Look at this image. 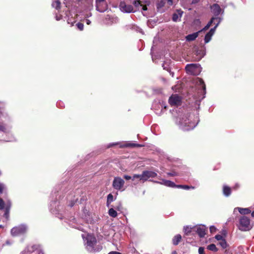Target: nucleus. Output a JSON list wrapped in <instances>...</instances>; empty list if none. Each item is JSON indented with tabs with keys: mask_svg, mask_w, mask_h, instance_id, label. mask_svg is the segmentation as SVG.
<instances>
[{
	"mask_svg": "<svg viewBox=\"0 0 254 254\" xmlns=\"http://www.w3.org/2000/svg\"><path fill=\"white\" fill-rule=\"evenodd\" d=\"M199 122L198 114H186L177 118L176 124L183 130L188 131L193 129Z\"/></svg>",
	"mask_w": 254,
	"mask_h": 254,
	"instance_id": "nucleus-1",
	"label": "nucleus"
},
{
	"mask_svg": "<svg viewBox=\"0 0 254 254\" xmlns=\"http://www.w3.org/2000/svg\"><path fill=\"white\" fill-rule=\"evenodd\" d=\"M157 174L152 171H144L140 175L134 174L133 175L132 181L136 179H139L143 183L149 180L150 178H154L157 177Z\"/></svg>",
	"mask_w": 254,
	"mask_h": 254,
	"instance_id": "nucleus-2",
	"label": "nucleus"
},
{
	"mask_svg": "<svg viewBox=\"0 0 254 254\" xmlns=\"http://www.w3.org/2000/svg\"><path fill=\"white\" fill-rule=\"evenodd\" d=\"M239 229L241 231H249L252 228L250 219L246 216H242L239 220L238 225Z\"/></svg>",
	"mask_w": 254,
	"mask_h": 254,
	"instance_id": "nucleus-3",
	"label": "nucleus"
},
{
	"mask_svg": "<svg viewBox=\"0 0 254 254\" xmlns=\"http://www.w3.org/2000/svg\"><path fill=\"white\" fill-rule=\"evenodd\" d=\"M86 240L85 245L87 251L90 252H95L96 249L94 246L97 243L96 238L94 236L88 234L86 238Z\"/></svg>",
	"mask_w": 254,
	"mask_h": 254,
	"instance_id": "nucleus-4",
	"label": "nucleus"
},
{
	"mask_svg": "<svg viewBox=\"0 0 254 254\" xmlns=\"http://www.w3.org/2000/svg\"><path fill=\"white\" fill-rule=\"evenodd\" d=\"M28 227L25 224H20L12 228L10 233L12 236L16 237L20 235H23L26 233Z\"/></svg>",
	"mask_w": 254,
	"mask_h": 254,
	"instance_id": "nucleus-5",
	"label": "nucleus"
},
{
	"mask_svg": "<svg viewBox=\"0 0 254 254\" xmlns=\"http://www.w3.org/2000/svg\"><path fill=\"white\" fill-rule=\"evenodd\" d=\"M125 184L124 180L119 177L114 178L112 183L113 187L116 190H121Z\"/></svg>",
	"mask_w": 254,
	"mask_h": 254,
	"instance_id": "nucleus-6",
	"label": "nucleus"
},
{
	"mask_svg": "<svg viewBox=\"0 0 254 254\" xmlns=\"http://www.w3.org/2000/svg\"><path fill=\"white\" fill-rule=\"evenodd\" d=\"M96 9L100 12L105 11L108 8L106 0H95Z\"/></svg>",
	"mask_w": 254,
	"mask_h": 254,
	"instance_id": "nucleus-7",
	"label": "nucleus"
},
{
	"mask_svg": "<svg viewBox=\"0 0 254 254\" xmlns=\"http://www.w3.org/2000/svg\"><path fill=\"white\" fill-rule=\"evenodd\" d=\"M120 10L124 12L131 13L134 12L133 6L130 4H127L125 2L122 1L119 5Z\"/></svg>",
	"mask_w": 254,
	"mask_h": 254,
	"instance_id": "nucleus-8",
	"label": "nucleus"
},
{
	"mask_svg": "<svg viewBox=\"0 0 254 254\" xmlns=\"http://www.w3.org/2000/svg\"><path fill=\"white\" fill-rule=\"evenodd\" d=\"M200 66L198 64H188L186 66V69L187 71L190 72L191 74H194L195 72H200Z\"/></svg>",
	"mask_w": 254,
	"mask_h": 254,
	"instance_id": "nucleus-9",
	"label": "nucleus"
},
{
	"mask_svg": "<svg viewBox=\"0 0 254 254\" xmlns=\"http://www.w3.org/2000/svg\"><path fill=\"white\" fill-rule=\"evenodd\" d=\"M181 101V98L177 94L172 95L169 99V103L171 106L179 105Z\"/></svg>",
	"mask_w": 254,
	"mask_h": 254,
	"instance_id": "nucleus-10",
	"label": "nucleus"
},
{
	"mask_svg": "<svg viewBox=\"0 0 254 254\" xmlns=\"http://www.w3.org/2000/svg\"><path fill=\"white\" fill-rule=\"evenodd\" d=\"M212 12L214 15V17L218 16L220 14H223L224 12L223 10L220 7L219 4L217 3L213 4L210 7Z\"/></svg>",
	"mask_w": 254,
	"mask_h": 254,
	"instance_id": "nucleus-11",
	"label": "nucleus"
},
{
	"mask_svg": "<svg viewBox=\"0 0 254 254\" xmlns=\"http://www.w3.org/2000/svg\"><path fill=\"white\" fill-rule=\"evenodd\" d=\"M206 227L204 225L194 226V231L196 232L199 237L203 238L206 234Z\"/></svg>",
	"mask_w": 254,
	"mask_h": 254,
	"instance_id": "nucleus-12",
	"label": "nucleus"
},
{
	"mask_svg": "<svg viewBox=\"0 0 254 254\" xmlns=\"http://www.w3.org/2000/svg\"><path fill=\"white\" fill-rule=\"evenodd\" d=\"M195 54L196 55V56L197 57L196 58V60L197 61L200 60L205 55V47H203L200 49H197L196 51Z\"/></svg>",
	"mask_w": 254,
	"mask_h": 254,
	"instance_id": "nucleus-13",
	"label": "nucleus"
},
{
	"mask_svg": "<svg viewBox=\"0 0 254 254\" xmlns=\"http://www.w3.org/2000/svg\"><path fill=\"white\" fill-rule=\"evenodd\" d=\"M215 30H216L214 28H212L205 35L204 37V42L205 44L208 43L211 40V38L215 33Z\"/></svg>",
	"mask_w": 254,
	"mask_h": 254,
	"instance_id": "nucleus-14",
	"label": "nucleus"
},
{
	"mask_svg": "<svg viewBox=\"0 0 254 254\" xmlns=\"http://www.w3.org/2000/svg\"><path fill=\"white\" fill-rule=\"evenodd\" d=\"M199 32H194L192 34H189L186 37V40L187 41H192L195 40V39L198 36Z\"/></svg>",
	"mask_w": 254,
	"mask_h": 254,
	"instance_id": "nucleus-15",
	"label": "nucleus"
},
{
	"mask_svg": "<svg viewBox=\"0 0 254 254\" xmlns=\"http://www.w3.org/2000/svg\"><path fill=\"white\" fill-rule=\"evenodd\" d=\"M5 207V212L3 214V216L7 219L9 217V210L11 207V202L10 201H7L6 203Z\"/></svg>",
	"mask_w": 254,
	"mask_h": 254,
	"instance_id": "nucleus-16",
	"label": "nucleus"
},
{
	"mask_svg": "<svg viewBox=\"0 0 254 254\" xmlns=\"http://www.w3.org/2000/svg\"><path fill=\"white\" fill-rule=\"evenodd\" d=\"M196 83L199 86H200V88H202L203 93L205 94L206 93V87L203 80L201 78H197Z\"/></svg>",
	"mask_w": 254,
	"mask_h": 254,
	"instance_id": "nucleus-17",
	"label": "nucleus"
},
{
	"mask_svg": "<svg viewBox=\"0 0 254 254\" xmlns=\"http://www.w3.org/2000/svg\"><path fill=\"white\" fill-rule=\"evenodd\" d=\"M223 193L225 196H229L231 193V189L226 185H224L223 187Z\"/></svg>",
	"mask_w": 254,
	"mask_h": 254,
	"instance_id": "nucleus-18",
	"label": "nucleus"
},
{
	"mask_svg": "<svg viewBox=\"0 0 254 254\" xmlns=\"http://www.w3.org/2000/svg\"><path fill=\"white\" fill-rule=\"evenodd\" d=\"M183 13L182 11L179 10L178 11V13H174L172 16V20L175 22H177L179 19H180Z\"/></svg>",
	"mask_w": 254,
	"mask_h": 254,
	"instance_id": "nucleus-19",
	"label": "nucleus"
},
{
	"mask_svg": "<svg viewBox=\"0 0 254 254\" xmlns=\"http://www.w3.org/2000/svg\"><path fill=\"white\" fill-rule=\"evenodd\" d=\"M182 240V236L180 234H177L174 236L172 240V242L174 245L176 246L178 245L181 240Z\"/></svg>",
	"mask_w": 254,
	"mask_h": 254,
	"instance_id": "nucleus-20",
	"label": "nucleus"
},
{
	"mask_svg": "<svg viewBox=\"0 0 254 254\" xmlns=\"http://www.w3.org/2000/svg\"><path fill=\"white\" fill-rule=\"evenodd\" d=\"M192 230H194V226H186L184 227V231L186 235H189L191 233Z\"/></svg>",
	"mask_w": 254,
	"mask_h": 254,
	"instance_id": "nucleus-21",
	"label": "nucleus"
},
{
	"mask_svg": "<svg viewBox=\"0 0 254 254\" xmlns=\"http://www.w3.org/2000/svg\"><path fill=\"white\" fill-rule=\"evenodd\" d=\"M52 6L53 7L59 10L61 8V1L60 0H53Z\"/></svg>",
	"mask_w": 254,
	"mask_h": 254,
	"instance_id": "nucleus-22",
	"label": "nucleus"
},
{
	"mask_svg": "<svg viewBox=\"0 0 254 254\" xmlns=\"http://www.w3.org/2000/svg\"><path fill=\"white\" fill-rule=\"evenodd\" d=\"M237 208H238L239 212L242 214H248L250 213L251 212L250 209L248 208H243L238 207Z\"/></svg>",
	"mask_w": 254,
	"mask_h": 254,
	"instance_id": "nucleus-23",
	"label": "nucleus"
},
{
	"mask_svg": "<svg viewBox=\"0 0 254 254\" xmlns=\"http://www.w3.org/2000/svg\"><path fill=\"white\" fill-rule=\"evenodd\" d=\"M124 147H141L144 146L143 145L138 144V143H127L126 145H124Z\"/></svg>",
	"mask_w": 254,
	"mask_h": 254,
	"instance_id": "nucleus-24",
	"label": "nucleus"
},
{
	"mask_svg": "<svg viewBox=\"0 0 254 254\" xmlns=\"http://www.w3.org/2000/svg\"><path fill=\"white\" fill-rule=\"evenodd\" d=\"M109 215L113 218H115L117 216V211L113 208H111L108 211Z\"/></svg>",
	"mask_w": 254,
	"mask_h": 254,
	"instance_id": "nucleus-25",
	"label": "nucleus"
},
{
	"mask_svg": "<svg viewBox=\"0 0 254 254\" xmlns=\"http://www.w3.org/2000/svg\"><path fill=\"white\" fill-rule=\"evenodd\" d=\"M165 4L166 3L163 0H159L156 4L157 9L160 10V9L165 6Z\"/></svg>",
	"mask_w": 254,
	"mask_h": 254,
	"instance_id": "nucleus-26",
	"label": "nucleus"
},
{
	"mask_svg": "<svg viewBox=\"0 0 254 254\" xmlns=\"http://www.w3.org/2000/svg\"><path fill=\"white\" fill-rule=\"evenodd\" d=\"M165 186L171 188L176 187V184L174 182L169 180L165 181Z\"/></svg>",
	"mask_w": 254,
	"mask_h": 254,
	"instance_id": "nucleus-27",
	"label": "nucleus"
},
{
	"mask_svg": "<svg viewBox=\"0 0 254 254\" xmlns=\"http://www.w3.org/2000/svg\"><path fill=\"white\" fill-rule=\"evenodd\" d=\"M114 201L113 195L110 193L107 196V206H109V204Z\"/></svg>",
	"mask_w": 254,
	"mask_h": 254,
	"instance_id": "nucleus-28",
	"label": "nucleus"
},
{
	"mask_svg": "<svg viewBox=\"0 0 254 254\" xmlns=\"http://www.w3.org/2000/svg\"><path fill=\"white\" fill-rule=\"evenodd\" d=\"M207 249L212 251L213 252H216L217 251V248H216L215 245L213 244H211L207 246Z\"/></svg>",
	"mask_w": 254,
	"mask_h": 254,
	"instance_id": "nucleus-29",
	"label": "nucleus"
},
{
	"mask_svg": "<svg viewBox=\"0 0 254 254\" xmlns=\"http://www.w3.org/2000/svg\"><path fill=\"white\" fill-rule=\"evenodd\" d=\"M213 17L215 18V20L217 21V22L215 24V26H214V27L213 28L216 30V28L218 27V26L219 25L220 23L221 22L223 18H222V17H218V16H216V17Z\"/></svg>",
	"mask_w": 254,
	"mask_h": 254,
	"instance_id": "nucleus-30",
	"label": "nucleus"
},
{
	"mask_svg": "<svg viewBox=\"0 0 254 254\" xmlns=\"http://www.w3.org/2000/svg\"><path fill=\"white\" fill-rule=\"evenodd\" d=\"M66 16H67V22L68 24H70V25L72 26L73 25V24L75 23V20L74 19V18H70L68 16H67V14H66Z\"/></svg>",
	"mask_w": 254,
	"mask_h": 254,
	"instance_id": "nucleus-31",
	"label": "nucleus"
},
{
	"mask_svg": "<svg viewBox=\"0 0 254 254\" xmlns=\"http://www.w3.org/2000/svg\"><path fill=\"white\" fill-rule=\"evenodd\" d=\"M219 245L221 246L223 249H225L227 247V244L225 239L219 242Z\"/></svg>",
	"mask_w": 254,
	"mask_h": 254,
	"instance_id": "nucleus-32",
	"label": "nucleus"
},
{
	"mask_svg": "<svg viewBox=\"0 0 254 254\" xmlns=\"http://www.w3.org/2000/svg\"><path fill=\"white\" fill-rule=\"evenodd\" d=\"M133 5L136 8H139V6H142V4L140 3V1L139 0H135L133 2Z\"/></svg>",
	"mask_w": 254,
	"mask_h": 254,
	"instance_id": "nucleus-33",
	"label": "nucleus"
},
{
	"mask_svg": "<svg viewBox=\"0 0 254 254\" xmlns=\"http://www.w3.org/2000/svg\"><path fill=\"white\" fill-rule=\"evenodd\" d=\"M5 204L4 201L2 200V199L0 198V209L1 210L4 209L5 210Z\"/></svg>",
	"mask_w": 254,
	"mask_h": 254,
	"instance_id": "nucleus-34",
	"label": "nucleus"
},
{
	"mask_svg": "<svg viewBox=\"0 0 254 254\" xmlns=\"http://www.w3.org/2000/svg\"><path fill=\"white\" fill-rule=\"evenodd\" d=\"M76 26L79 30L82 31L83 30L84 25L83 23L78 22L76 24Z\"/></svg>",
	"mask_w": 254,
	"mask_h": 254,
	"instance_id": "nucleus-35",
	"label": "nucleus"
},
{
	"mask_svg": "<svg viewBox=\"0 0 254 254\" xmlns=\"http://www.w3.org/2000/svg\"><path fill=\"white\" fill-rule=\"evenodd\" d=\"M159 108H161V111L160 112V113H158L156 112V114H161V113L162 112V110H163V108H164V109H166V105H164L163 104V103L161 104V103H159L158 105Z\"/></svg>",
	"mask_w": 254,
	"mask_h": 254,
	"instance_id": "nucleus-36",
	"label": "nucleus"
},
{
	"mask_svg": "<svg viewBox=\"0 0 254 254\" xmlns=\"http://www.w3.org/2000/svg\"><path fill=\"white\" fill-rule=\"evenodd\" d=\"M215 238L218 241H220V242L224 239H223V236L221 235H216L215 236Z\"/></svg>",
	"mask_w": 254,
	"mask_h": 254,
	"instance_id": "nucleus-37",
	"label": "nucleus"
},
{
	"mask_svg": "<svg viewBox=\"0 0 254 254\" xmlns=\"http://www.w3.org/2000/svg\"><path fill=\"white\" fill-rule=\"evenodd\" d=\"M215 21V18L212 17L210 20L208 22V23L206 24V25L209 26V28L211 25V24Z\"/></svg>",
	"mask_w": 254,
	"mask_h": 254,
	"instance_id": "nucleus-38",
	"label": "nucleus"
},
{
	"mask_svg": "<svg viewBox=\"0 0 254 254\" xmlns=\"http://www.w3.org/2000/svg\"><path fill=\"white\" fill-rule=\"evenodd\" d=\"M194 189V187H193V186H188V185H184L183 186V189H185V190H189V189Z\"/></svg>",
	"mask_w": 254,
	"mask_h": 254,
	"instance_id": "nucleus-39",
	"label": "nucleus"
},
{
	"mask_svg": "<svg viewBox=\"0 0 254 254\" xmlns=\"http://www.w3.org/2000/svg\"><path fill=\"white\" fill-rule=\"evenodd\" d=\"M167 4L168 6H171L173 4V0H163Z\"/></svg>",
	"mask_w": 254,
	"mask_h": 254,
	"instance_id": "nucleus-40",
	"label": "nucleus"
},
{
	"mask_svg": "<svg viewBox=\"0 0 254 254\" xmlns=\"http://www.w3.org/2000/svg\"><path fill=\"white\" fill-rule=\"evenodd\" d=\"M167 175L170 176H178L177 173L175 172H169L167 173Z\"/></svg>",
	"mask_w": 254,
	"mask_h": 254,
	"instance_id": "nucleus-41",
	"label": "nucleus"
},
{
	"mask_svg": "<svg viewBox=\"0 0 254 254\" xmlns=\"http://www.w3.org/2000/svg\"><path fill=\"white\" fill-rule=\"evenodd\" d=\"M123 178L125 179H126V180H129L130 179H131L132 180L133 176L131 177V176L127 175H124Z\"/></svg>",
	"mask_w": 254,
	"mask_h": 254,
	"instance_id": "nucleus-42",
	"label": "nucleus"
},
{
	"mask_svg": "<svg viewBox=\"0 0 254 254\" xmlns=\"http://www.w3.org/2000/svg\"><path fill=\"white\" fill-rule=\"evenodd\" d=\"M199 254H204V250L203 247H199L198 249Z\"/></svg>",
	"mask_w": 254,
	"mask_h": 254,
	"instance_id": "nucleus-43",
	"label": "nucleus"
},
{
	"mask_svg": "<svg viewBox=\"0 0 254 254\" xmlns=\"http://www.w3.org/2000/svg\"><path fill=\"white\" fill-rule=\"evenodd\" d=\"M4 189V185L2 183H0V194L3 191V190Z\"/></svg>",
	"mask_w": 254,
	"mask_h": 254,
	"instance_id": "nucleus-44",
	"label": "nucleus"
},
{
	"mask_svg": "<svg viewBox=\"0 0 254 254\" xmlns=\"http://www.w3.org/2000/svg\"><path fill=\"white\" fill-rule=\"evenodd\" d=\"M208 28H209V26L206 25L205 26V27L203 29H202L201 30L198 31V32H199V33H201L202 31H204L207 30Z\"/></svg>",
	"mask_w": 254,
	"mask_h": 254,
	"instance_id": "nucleus-45",
	"label": "nucleus"
},
{
	"mask_svg": "<svg viewBox=\"0 0 254 254\" xmlns=\"http://www.w3.org/2000/svg\"><path fill=\"white\" fill-rule=\"evenodd\" d=\"M165 181H166V180H162V182L154 181H153V182L154 183H157V184H160L163 185L165 186Z\"/></svg>",
	"mask_w": 254,
	"mask_h": 254,
	"instance_id": "nucleus-46",
	"label": "nucleus"
},
{
	"mask_svg": "<svg viewBox=\"0 0 254 254\" xmlns=\"http://www.w3.org/2000/svg\"><path fill=\"white\" fill-rule=\"evenodd\" d=\"M210 231L212 233L214 232L216 230V228L214 226H211L210 227Z\"/></svg>",
	"mask_w": 254,
	"mask_h": 254,
	"instance_id": "nucleus-47",
	"label": "nucleus"
},
{
	"mask_svg": "<svg viewBox=\"0 0 254 254\" xmlns=\"http://www.w3.org/2000/svg\"><path fill=\"white\" fill-rule=\"evenodd\" d=\"M0 131L3 132L6 131V128L3 125H0Z\"/></svg>",
	"mask_w": 254,
	"mask_h": 254,
	"instance_id": "nucleus-48",
	"label": "nucleus"
},
{
	"mask_svg": "<svg viewBox=\"0 0 254 254\" xmlns=\"http://www.w3.org/2000/svg\"><path fill=\"white\" fill-rule=\"evenodd\" d=\"M115 208L118 211H121L122 209V206L121 203H120L118 206H117Z\"/></svg>",
	"mask_w": 254,
	"mask_h": 254,
	"instance_id": "nucleus-49",
	"label": "nucleus"
},
{
	"mask_svg": "<svg viewBox=\"0 0 254 254\" xmlns=\"http://www.w3.org/2000/svg\"><path fill=\"white\" fill-rule=\"evenodd\" d=\"M76 202V200H71L70 203L68 204V205L70 206V207H72L74 204H75V202Z\"/></svg>",
	"mask_w": 254,
	"mask_h": 254,
	"instance_id": "nucleus-50",
	"label": "nucleus"
},
{
	"mask_svg": "<svg viewBox=\"0 0 254 254\" xmlns=\"http://www.w3.org/2000/svg\"><path fill=\"white\" fill-rule=\"evenodd\" d=\"M55 18H56V19L57 20V21H59L61 19H62V15H58L57 14H56V16H55Z\"/></svg>",
	"mask_w": 254,
	"mask_h": 254,
	"instance_id": "nucleus-51",
	"label": "nucleus"
},
{
	"mask_svg": "<svg viewBox=\"0 0 254 254\" xmlns=\"http://www.w3.org/2000/svg\"><path fill=\"white\" fill-rule=\"evenodd\" d=\"M162 67H163L164 69H165L166 70H167V69H170L169 68L167 67V66L165 65V64H162Z\"/></svg>",
	"mask_w": 254,
	"mask_h": 254,
	"instance_id": "nucleus-52",
	"label": "nucleus"
},
{
	"mask_svg": "<svg viewBox=\"0 0 254 254\" xmlns=\"http://www.w3.org/2000/svg\"><path fill=\"white\" fill-rule=\"evenodd\" d=\"M167 71L170 73L172 77H174V73L173 72H172L170 69H167Z\"/></svg>",
	"mask_w": 254,
	"mask_h": 254,
	"instance_id": "nucleus-53",
	"label": "nucleus"
},
{
	"mask_svg": "<svg viewBox=\"0 0 254 254\" xmlns=\"http://www.w3.org/2000/svg\"><path fill=\"white\" fill-rule=\"evenodd\" d=\"M108 254H121L120 253L117 252H111L109 253Z\"/></svg>",
	"mask_w": 254,
	"mask_h": 254,
	"instance_id": "nucleus-54",
	"label": "nucleus"
},
{
	"mask_svg": "<svg viewBox=\"0 0 254 254\" xmlns=\"http://www.w3.org/2000/svg\"><path fill=\"white\" fill-rule=\"evenodd\" d=\"M183 186L184 185H176V187L175 188L183 189Z\"/></svg>",
	"mask_w": 254,
	"mask_h": 254,
	"instance_id": "nucleus-55",
	"label": "nucleus"
},
{
	"mask_svg": "<svg viewBox=\"0 0 254 254\" xmlns=\"http://www.w3.org/2000/svg\"><path fill=\"white\" fill-rule=\"evenodd\" d=\"M141 6L142 7V10L145 11V10H146L147 9L146 6H145V5H142V6Z\"/></svg>",
	"mask_w": 254,
	"mask_h": 254,
	"instance_id": "nucleus-56",
	"label": "nucleus"
},
{
	"mask_svg": "<svg viewBox=\"0 0 254 254\" xmlns=\"http://www.w3.org/2000/svg\"><path fill=\"white\" fill-rule=\"evenodd\" d=\"M199 0H192L191 3L193 4H195L198 2Z\"/></svg>",
	"mask_w": 254,
	"mask_h": 254,
	"instance_id": "nucleus-57",
	"label": "nucleus"
},
{
	"mask_svg": "<svg viewBox=\"0 0 254 254\" xmlns=\"http://www.w3.org/2000/svg\"><path fill=\"white\" fill-rule=\"evenodd\" d=\"M86 22L88 25L91 23V21L89 19H86Z\"/></svg>",
	"mask_w": 254,
	"mask_h": 254,
	"instance_id": "nucleus-58",
	"label": "nucleus"
},
{
	"mask_svg": "<svg viewBox=\"0 0 254 254\" xmlns=\"http://www.w3.org/2000/svg\"><path fill=\"white\" fill-rule=\"evenodd\" d=\"M251 215L253 217H254V211H253L252 213H251Z\"/></svg>",
	"mask_w": 254,
	"mask_h": 254,
	"instance_id": "nucleus-59",
	"label": "nucleus"
},
{
	"mask_svg": "<svg viewBox=\"0 0 254 254\" xmlns=\"http://www.w3.org/2000/svg\"><path fill=\"white\" fill-rule=\"evenodd\" d=\"M239 187V186L238 185H236V186L234 188V189H236Z\"/></svg>",
	"mask_w": 254,
	"mask_h": 254,
	"instance_id": "nucleus-60",
	"label": "nucleus"
},
{
	"mask_svg": "<svg viewBox=\"0 0 254 254\" xmlns=\"http://www.w3.org/2000/svg\"><path fill=\"white\" fill-rule=\"evenodd\" d=\"M172 254H178L176 251H174L172 252Z\"/></svg>",
	"mask_w": 254,
	"mask_h": 254,
	"instance_id": "nucleus-61",
	"label": "nucleus"
},
{
	"mask_svg": "<svg viewBox=\"0 0 254 254\" xmlns=\"http://www.w3.org/2000/svg\"><path fill=\"white\" fill-rule=\"evenodd\" d=\"M61 103H62L61 102L57 103V105L58 106L61 105Z\"/></svg>",
	"mask_w": 254,
	"mask_h": 254,
	"instance_id": "nucleus-62",
	"label": "nucleus"
},
{
	"mask_svg": "<svg viewBox=\"0 0 254 254\" xmlns=\"http://www.w3.org/2000/svg\"><path fill=\"white\" fill-rule=\"evenodd\" d=\"M101 249H102V247H100V248H99L98 249V250H97V251H99V250H100Z\"/></svg>",
	"mask_w": 254,
	"mask_h": 254,
	"instance_id": "nucleus-63",
	"label": "nucleus"
},
{
	"mask_svg": "<svg viewBox=\"0 0 254 254\" xmlns=\"http://www.w3.org/2000/svg\"><path fill=\"white\" fill-rule=\"evenodd\" d=\"M117 144V143H115V144H114V143H113V144H112V145H116V144Z\"/></svg>",
	"mask_w": 254,
	"mask_h": 254,
	"instance_id": "nucleus-64",
	"label": "nucleus"
}]
</instances>
